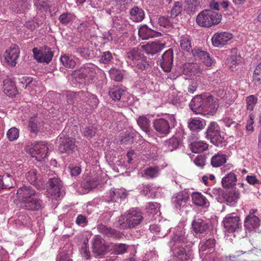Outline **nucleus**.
I'll return each mask as SVG.
<instances>
[{
    "mask_svg": "<svg viewBox=\"0 0 261 261\" xmlns=\"http://www.w3.org/2000/svg\"><path fill=\"white\" fill-rule=\"evenodd\" d=\"M75 16L73 14L68 12L61 14L59 17V20L62 24L66 25L72 21Z\"/></svg>",
    "mask_w": 261,
    "mask_h": 261,
    "instance_id": "c03bdc74",
    "label": "nucleus"
},
{
    "mask_svg": "<svg viewBox=\"0 0 261 261\" xmlns=\"http://www.w3.org/2000/svg\"><path fill=\"white\" fill-rule=\"evenodd\" d=\"M201 71V68L196 63H187L183 65L182 73L186 75L189 76L196 75Z\"/></svg>",
    "mask_w": 261,
    "mask_h": 261,
    "instance_id": "393cba45",
    "label": "nucleus"
},
{
    "mask_svg": "<svg viewBox=\"0 0 261 261\" xmlns=\"http://www.w3.org/2000/svg\"><path fill=\"white\" fill-rule=\"evenodd\" d=\"M19 55V49L16 45H12L9 49L5 53V59L6 62L12 67L16 65V61Z\"/></svg>",
    "mask_w": 261,
    "mask_h": 261,
    "instance_id": "dca6fc26",
    "label": "nucleus"
},
{
    "mask_svg": "<svg viewBox=\"0 0 261 261\" xmlns=\"http://www.w3.org/2000/svg\"><path fill=\"white\" fill-rule=\"evenodd\" d=\"M39 122L35 118H31L29 121V126L31 128V130H38V125Z\"/></svg>",
    "mask_w": 261,
    "mask_h": 261,
    "instance_id": "680f3d73",
    "label": "nucleus"
},
{
    "mask_svg": "<svg viewBox=\"0 0 261 261\" xmlns=\"http://www.w3.org/2000/svg\"><path fill=\"white\" fill-rule=\"evenodd\" d=\"M173 49L170 48L166 50L162 56L160 61V65L163 70L166 72L171 71L173 65Z\"/></svg>",
    "mask_w": 261,
    "mask_h": 261,
    "instance_id": "2eb2a0df",
    "label": "nucleus"
},
{
    "mask_svg": "<svg viewBox=\"0 0 261 261\" xmlns=\"http://www.w3.org/2000/svg\"><path fill=\"white\" fill-rule=\"evenodd\" d=\"M226 162V155L218 153L213 155L211 159V165L214 167H219Z\"/></svg>",
    "mask_w": 261,
    "mask_h": 261,
    "instance_id": "f704fd0d",
    "label": "nucleus"
},
{
    "mask_svg": "<svg viewBox=\"0 0 261 261\" xmlns=\"http://www.w3.org/2000/svg\"><path fill=\"white\" fill-rule=\"evenodd\" d=\"M225 125L230 129H241V125L237 122L232 121L231 119L225 120Z\"/></svg>",
    "mask_w": 261,
    "mask_h": 261,
    "instance_id": "bf43d9fd",
    "label": "nucleus"
},
{
    "mask_svg": "<svg viewBox=\"0 0 261 261\" xmlns=\"http://www.w3.org/2000/svg\"><path fill=\"white\" fill-rule=\"evenodd\" d=\"M240 193L239 190L232 189L224 193L223 197L226 202L231 203L236 202L240 198Z\"/></svg>",
    "mask_w": 261,
    "mask_h": 261,
    "instance_id": "2f4dec72",
    "label": "nucleus"
},
{
    "mask_svg": "<svg viewBox=\"0 0 261 261\" xmlns=\"http://www.w3.org/2000/svg\"><path fill=\"white\" fill-rule=\"evenodd\" d=\"M142 54L139 51L138 48H133L130 51L127 53V58L132 60H135L137 61L138 59H140L139 57H141Z\"/></svg>",
    "mask_w": 261,
    "mask_h": 261,
    "instance_id": "603ef678",
    "label": "nucleus"
},
{
    "mask_svg": "<svg viewBox=\"0 0 261 261\" xmlns=\"http://www.w3.org/2000/svg\"><path fill=\"white\" fill-rule=\"evenodd\" d=\"M159 172L158 166L149 167L144 170V174L148 177L153 178L158 176Z\"/></svg>",
    "mask_w": 261,
    "mask_h": 261,
    "instance_id": "37998d69",
    "label": "nucleus"
},
{
    "mask_svg": "<svg viewBox=\"0 0 261 261\" xmlns=\"http://www.w3.org/2000/svg\"><path fill=\"white\" fill-rule=\"evenodd\" d=\"M208 148V145L201 141L194 142L191 144L190 149L194 153H200Z\"/></svg>",
    "mask_w": 261,
    "mask_h": 261,
    "instance_id": "c9c22d12",
    "label": "nucleus"
},
{
    "mask_svg": "<svg viewBox=\"0 0 261 261\" xmlns=\"http://www.w3.org/2000/svg\"><path fill=\"white\" fill-rule=\"evenodd\" d=\"M126 245L124 244H118L114 245V250L118 254H122L126 252Z\"/></svg>",
    "mask_w": 261,
    "mask_h": 261,
    "instance_id": "13d9d810",
    "label": "nucleus"
},
{
    "mask_svg": "<svg viewBox=\"0 0 261 261\" xmlns=\"http://www.w3.org/2000/svg\"><path fill=\"white\" fill-rule=\"evenodd\" d=\"M111 78L116 82H120L123 79V75L120 70L112 68L110 71Z\"/></svg>",
    "mask_w": 261,
    "mask_h": 261,
    "instance_id": "de8ad7c7",
    "label": "nucleus"
},
{
    "mask_svg": "<svg viewBox=\"0 0 261 261\" xmlns=\"http://www.w3.org/2000/svg\"><path fill=\"white\" fill-rule=\"evenodd\" d=\"M93 251L98 255L102 254L105 252L106 247L100 236H96L93 239Z\"/></svg>",
    "mask_w": 261,
    "mask_h": 261,
    "instance_id": "7c9ffc66",
    "label": "nucleus"
},
{
    "mask_svg": "<svg viewBox=\"0 0 261 261\" xmlns=\"http://www.w3.org/2000/svg\"><path fill=\"white\" fill-rule=\"evenodd\" d=\"M191 52H192L194 57L198 58L202 60L207 66H210L212 65L213 60L210 57L207 52L203 51L199 48H194Z\"/></svg>",
    "mask_w": 261,
    "mask_h": 261,
    "instance_id": "aec40b11",
    "label": "nucleus"
},
{
    "mask_svg": "<svg viewBox=\"0 0 261 261\" xmlns=\"http://www.w3.org/2000/svg\"><path fill=\"white\" fill-rule=\"evenodd\" d=\"M75 222L78 225L84 226L87 225L88 221L86 216L82 215H79L76 217Z\"/></svg>",
    "mask_w": 261,
    "mask_h": 261,
    "instance_id": "052dcab7",
    "label": "nucleus"
},
{
    "mask_svg": "<svg viewBox=\"0 0 261 261\" xmlns=\"http://www.w3.org/2000/svg\"><path fill=\"white\" fill-rule=\"evenodd\" d=\"M249 251H238L234 254L226 257V261H249Z\"/></svg>",
    "mask_w": 261,
    "mask_h": 261,
    "instance_id": "bb28decb",
    "label": "nucleus"
},
{
    "mask_svg": "<svg viewBox=\"0 0 261 261\" xmlns=\"http://www.w3.org/2000/svg\"><path fill=\"white\" fill-rule=\"evenodd\" d=\"M125 93V91L119 88L118 89H113L109 91V95L114 101L120 100L122 95Z\"/></svg>",
    "mask_w": 261,
    "mask_h": 261,
    "instance_id": "a18cd8bd",
    "label": "nucleus"
},
{
    "mask_svg": "<svg viewBox=\"0 0 261 261\" xmlns=\"http://www.w3.org/2000/svg\"><path fill=\"white\" fill-rule=\"evenodd\" d=\"M48 150L46 144L41 142L34 145L29 149V153L33 158H35L38 161H41L47 156Z\"/></svg>",
    "mask_w": 261,
    "mask_h": 261,
    "instance_id": "1a4fd4ad",
    "label": "nucleus"
},
{
    "mask_svg": "<svg viewBox=\"0 0 261 261\" xmlns=\"http://www.w3.org/2000/svg\"><path fill=\"white\" fill-rule=\"evenodd\" d=\"M186 238L182 234V231L174 234L169 242L174 256L181 261H187L193 258L192 250L178 245V244L186 242Z\"/></svg>",
    "mask_w": 261,
    "mask_h": 261,
    "instance_id": "f03ea898",
    "label": "nucleus"
},
{
    "mask_svg": "<svg viewBox=\"0 0 261 261\" xmlns=\"http://www.w3.org/2000/svg\"><path fill=\"white\" fill-rule=\"evenodd\" d=\"M116 191L117 199L119 198L124 199L127 195L126 190L124 189H116Z\"/></svg>",
    "mask_w": 261,
    "mask_h": 261,
    "instance_id": "338daca9",
    "label": "nucleus"
},
{
    "mask_svg": "<svg viewBox=\"0 0 261 261\" xmlns=\"http://www.w3.org/2000/svg\"><path fill=\"white\" fill-rule=\"evenodd\" d=\"M247 109L248 110L252 111L254 107L257 103V98L254 95H250L246 98Z\"/></svg>",
    "mask_w": 261,
    "mask_h": 261,
    "instance_id": "8fccbe9b",
    "label": "nucleus"
},
{
    "mask_svg": "<svg viewBox=\"0 0 261 261\" xmlns=\"http://www.w3.org/2000/svg\"><path fill=\"white\" fill-rule=\"evenodd\" d=\"M189 127L191 130L203 129L202 121L199 119H193L189 123Z\"/></svg>",
    "mask_w": 261,
    "mask_h": 261,
    "instance_id": "49530a36",
    "label": "nucleus"
},
{
    "mask_svg": "<svg viewBox=\"0 0 261 261\" xmlns=\"http://www.w3.org/2000/svg\"><path fill=\"white\" fill-rule=\"evenodd\" d=\"M180 45L181 48L186 53H190L192 50L191 40L188 36H182L180 38Z\"/></svg>",
    "mask_w": 261,
    "mask_h": 261,
    "instance_id": "58836bf2",
    "label": "nucleus"
},
{
    "mask_svg": "<svg viewBox=\"0 0 261 261\" xmlns=\"http://www.w3.org/2000/svg\"><path fill=\"white\" fill-rule=\"evenodd\" d=\"M237 181L236 174L233 172L228 173L222 179V185L224 188H229L234 185Z\"/></svg>",
    "mask_w": 261,
    "mask_h": 261,
    "instance_id": "473e14b6",
    "label": "nucleus"
},
{
    "mask_svg": "<svg viewBox=\"0 0 261 261\" xmlns=\"http://www.w3.org/2000/svg\"><path fill=\"white\" fill-rule=\"evenodd\" d=\"M173 203L177 208L180 209L186 206V203L189 200V197L183 193H178L173 198Z\"/></svg>",
    "mask_w": 261,
    "mask_h": 261,
    "instance_id": "b1692460",
    "label": "nucleus"
},
{
    "mask_svg": "<svg viewBox=\"0 0 261 261\" xmlns=\"http://www.w3.org/2000/svg\"><path fill=\"white\" fill-rule=\"evenodd\" d=\"M60 61L63 66L66 68H72L76 65L75 61L71 57L66 55L61 57Z\"/></svg>",
    "mask_w": 261,
    "mask_h": 261,
    "instance_id": "a19ab883",
    "label": "nucleus"
},
{
    "mask_svg": "<svg viewBox=\"0 0 261 261\" xmlns=\"http://www.w3.org/2000/svg\"><path fill=\"white\" fill-rule=\"evenodd\" d=\"M7 137L10 141L17 139L19 136V132H7Z\"/></svg>",
    "mask_w": 261,
    "mask_h": 261,
    "instance_id": "69168bd1",
    "label": "nucleus"
},
{
    "mask_svg": "<svg viewBox=\"0 0 261 261\" xmlns=\"http://www.w3.org/2000/svg\"><path fill=\"white\" fill-rule=\"evenodd\" d=\"M253 79L255 83H261V64H259L256 67L254 71Z\"/></svg>",
    "mask_w": 261,
    "mask_h": 261,
    "instance_id": "864d4df0",
    "label": "nucleus"
},
{
    "mask_svg": "<svg viewBox=\"0 0 261 261\" xmlns=\"http://www.w3.org/2000/svg\"><path fill=\"white\" fill-rule=\"evenodd\" d=\"M70 174L72 176H76L79 175L81 172V169L80 167L75 166L72 168H70Z\"/></svg>",
    "mask_w": 261,
    "mask_h": 261,
    "instance_id": "774afa93",
    "label": "nucleus"
},
{
    "mask_svg": "<svg viewBox=\"0 0 261 261\" xmlns=\"http://www.w3.org/2000/svg\"><path fill=\"white\" fill-rule=\"evenodd\" d=\"M4 92L10 97L15 96L17 93V90L15 82L10 79H6L4 81Z\"/></svg>",
    "mask_w": 261,
    "mask_h": 261,
    "instance_id": "a878e982",
    "label": "nucleus"
},
{
    "mask_svg": "<svg viewBox=\"0 0 261 261\" xmlns=\"http://www.w3.org/2000/svg\"><path fill=\"white\" fill-rule=\"evenodd\" d=\"M29 182L39 190L45 189V181L36 169H30L25 174Z\"/></svg>",
    "mask_w": 261,
    "mask_h": 261,
    "instance_id": "6e6552de",
    "label": "nucleus"
},
{
    "mask_svg": "<svg viewBox=\"0 0 261 261\" xmlns=\"http://www.w3.org/2000/svg\"><path fill=\"white\" fill-rule=\"evenodd\" d=\"M206 132L204 134L211 142L218 147L226 145L224 132Z\"/></svg>",
    "mask_w": 261,
    "mask_h": 261,
    "instance_id": "4468645a",
    "label": "nucleus"
},
{
    "mask_svg": "<svg viewBox=\"0 0 261 261\" xmlns=\"http://www.w3.org/2000/svg\"><path fill=\"white\" fill-rule=\"evenodd\" d=\"M14 202L20 208L36 211L42 207L43 201L38 198L36 191L31 186H23L17 190Z\"/></svg>",
    "mask_w": 261,
    "mask_h": 261,
    "instance_id": "f257e3e1",
    "label": "nucleus"
},
{
    "mask_svg": "<svg viewBox=\"0 0 261 261\" xmlns=\"http://www.w3.org/2000/svg\"><path fill=\"white\" fill-rule=\"evenodd\" d=\"M138 34L142 40H147L150 38L159 37L162 36L160 32L155 31L148 28L146 25H143L139 29Z\"/></svg>",
    "mask_w": 261,
    "mask_h": 261,
    "instance_id": "6ab92c4d",
    "label": "nucleus"
},
{
    "mask_svg": "<svg viewBox=\"0 0 261 261\" xmlns=\"http://www.w3.org/2000/svg\"><path fill=\"white\" fill-rule=\"evenodd\" d=\"M202 99L204 103V115H213L216 112L218 105L214 101L213 96L211 94H204Z\"/></svg>",
    "mask_w": 261,
    "mask_h": 261,
    "instance_id": "f8f14e48",
    "label": "nucleus"
},
{
    "mask_svg": "<svg viewBox=\"0 0 261 261\" xmlns=\"http://www.w3.org/2000/svg\"><path fill=\"white\" fill-rule=\"evenodd\" d=\"M97 229L100 233L108 237L121 238L122 236V233L120 231H118L114 229H112L110 227H108L107 226L102 224L98 225L97 226Z\"/></svg>",
    "mask_w": 261,
    "mask_h": 261,
    "instance_id": "412c9836",
    "label": "nucleus"
},
{
    "mask_svg": "<svg viewBox=\"0 0 261 261\" xmlns=\"http://www.w3.org/2000/svg\"><path fill=\"white\" fill-rule=\"evenodd\" d=\"M57 261H72L68 254L60 253L57 257Z\"/></svg>",
    "mask_w": 261,
    "mask_h": 261,
    "instance_id": "0e129e2a",
    "label": "nucleus"
},
{
    "mask_svg": "<svg viewBox=\"0 0 261 261\" xmlns=\"http://www.w3.org/2000/svg\"><path fill=\"white\" fill-rule=\"evenodd\" d=\"M165 43H162L159 41H153L141 45L142 50L148 55L153 56L161 51L165 46Z\"/></svg>",
    "mask_w": 261,
    "mask_h": 261,
    "instance_id": "ddd939ff",
    "label": "nucleus"
},
{
    "mask_svg": "<svg viewBox=\"0 0 261 261\" xmlns=\"http://www.w3.org/2000/svg\"><path fill=\"white\" fill-rule=\"evenodd\" d=\"M223 223L225 231L228 233H232L237 231L241 226L240 218L236 216H226Z\"/></svg>",
    "mask_w": 261,
    "mask_h": 261,
    "instance_id": "9b49d317",
    "label": "nucleus"
},
{
    "mask_svg": "<svg viewBox=\"0 0 261 261\" xmlns=\"http://www.w3.org/2000/svg\"><path fill=\"white\" fill-rule=\"evenodd\" d=\"M32 51L34 58L38 63L48 64L54 56L53 52L48 46L45 45L38 49L37 47L33 48Z\"/></svg>",
    "mask_w": 261,
    "mask_h": 261,
    "instance_id": "0eeeda50",
    "label": "nucleus"
},
{
    "mask_svg": "<svg viewBox=\"0 0 261 261\" xmlns=\"http://www.w3.org/2000/svg\"><path fill=\"white\" fill-rule=\"evenodd\" d=\"M76 52L85 59L90 58L89 50L86 48H78L76 49Z\"/></svg>",
    "mask_w": 261,
    "mask_h": 261,
    "instance_id": "e2e57ef3",
    "label": "nucleus"
},
{
    "mask_svg": "<svg viewBox=\"0 0 261 261\" xmlns=\"http://www.w3.org/2000/svg\"><path fill=\"white\" fill-rule=\"evenodd\" d=\"M192 228L196 233H203L208 229V225L203 220L196 219L192 222Z\"/></svg>",
    "mask_w": 261,
    "mask_h": 261,
    "instance_id": "c85d7f7f",
    "label": "nucleus"
},
{
    "mask_svg": "<svg viewBox=\"0 0 261 261\" xmlns=\"http://www.w3.org/2000/svg\"><path fill=\"white\" fill-rule=\"evenodd\" d=\"M155 130H169L170 126L168 122L163 118L155 119L153 122Z\"/></svg>",
    "mask_w": 261,
    "mask_h": 261,
    "instance_id": "e433bc0d",
    "label": "nucleus"
},
{
    "mask_svg": "<svg viewBox=\"0 0 261 261\" xmlns=\"http://www.w3.org/2000/svg\"><path fill=\"white\" fill-rule=\"evenodd\" d=\"M145 18V12L143 9L135 6L129 11V19L134 22H139Z\"/></svg>",
    "mask_w": 261,
    "mask_h": 261,
    "instance_id": "4be33fe9",
    "label": "nucleus"
},
{
    "mask_svg": "<svg viewBox=\"0 0 261 261\" xmlns=\"http://www.w3.org/2000/svg\"><path fill=\"white\" fill-rule=\"evenodd\" d=\"M199 251L202 255L210 253L215 247L216 241L214 238H210L205 242L200 243Z\"/></svg>",
    "mask_w": 261,
    "mask_h": 261,
    "instance_id": "cd10ccee",
    "label": "nucleus"
},
{
    "mask_svg": "<svg viewBox=\"0 0 261 261\" xmlns=\"http://www.w3.org/2000/svg\"><path fill=\"white\" fill-rule=\"evenodd\" d=\"M204 106L202 94L194 96L189 104L190 108L193 112L203 115L204 111Z\"/></svg>",
    "mask_w": 261,
    "mask_h": 261,
    "instance_id": "f3484780",
    "label": "nucleus"
},
{
    "mask_svg": "<svg viewBox=\"0 0 261 261\" xmlns=\"http://www.w3.org/2000/svg\"><path fill=\"white\" fill-rule=\"evenodd\" d=\"M136 62L138 68L144 70L151 66L150 61L149 60H147V58L143 54H142Z\"/></svg>",
    "mask_w": 261,
    "mask_h": 261,
    "instance_id": "4c0bfd02",
    "label": "nucleus"
},
{
    "mask_svg": "<svg viewBox=\"0 0 261 261\" xmlns=\"http://www.w3.org/2000/svg\"><path fill=\"white\" fill-rule=\"evenodd\" d=\"M143 219L142 212L132 208L121 215L118 218V222L121 228L126 229L135 227L140 224Z\"/></svg>",
    "mask_w": 261,
    "mask_h": 261,
    "instance_id": "7ed1b4c3",
    "label": "nucleus"
},
{
    "mask_svg": "<svg viewBox=\"0 0 261 261\" xmlns=\"http://www.w3.org/2000/svg\"><path fill=\"white\" fill-rule=\"evenodd\" d=\"M232 38V35L227 32L216 33L212 39L213 44L215 46L221 47Z\"/></svg>",
    "mask_w": 261,
    "mask_h": 261,
    "instance_id": "a211bd4d",
    "label": "nucleus"
},
{
    "mask_svg": "<svg viewBox=\"0 0 261 261\" xmlns=\"http://www.w3.org/2000/svg\"><path fill=\"white\" fill-rule=\"evenodd\" d=\"M13 176L5 173L3 175L0 176V184L2 186V189H10L13 187Z\"/></svg>",
    "mask_w": 261,
    "mask_h": 261,
    "instance_id": "c756f323",
    "label": "nucleus"
},
{
    "mask_svg": "<svg viewBox=\"0 0 261 261\" xmlns=\"http://www.w3.org/2000/svg\"><path fill=\"white\" fill-rule=\"evenodd\" d=\"M92 25V22L90 20L85 21L81 23L77 27V30L79 32L82 33L85 32L87 30H90V27Z\"/></svg>",
    "mask_w": 261,
    "mask_h": 261,
    "instance_id": "5fc2aeb1",
    "label": "nucleus"
},
{
    "mask_svg": "<svg viewBox=\"0 0 261 261\" xmlns=\"http://www.w3.org/2000/svg\"><path fill=\"white\" fill-rule=\"evenodd\" d=\"M59 140V150L61 153H72L76 149L75 139L61 133L58 136Z\"/></svg>",
    "mask_w": 261,
    "mask_h": 261,
    "instance_id": "423d86ee",
    "label": "nucleus"
},
{
    "mask_svg": "<svg viewBox=\"0 0 261 261\" xmlns=\"http://www.w3.org/2000/svg\"><path fill=\"white\" fill-rule=\"evenodd\" d=\"M194 163L197 166L202 168L205 165V158L204 155H197L194 160Z\"/></svg>",
    "mask_w": 261,
    "mask_h": 261,
    "instance_id": "4d7b16f0",
    "label": "nucleus"
},
{
    "mask_svg": "<svg viewBox=\"0 0 261 261\" xmlns=\"http://www.w3.org/2000/svg\"><path fill=\"white\" fill-rule=\"evenodd\" d=\"M182 10V5L179 2H176L174 4V6L171 10V16L172 18H175L180 13Z\"/></svg>",
    "mask_w": 261,
    "mask_h": 261,
    "instance_id": "09e8293b",
    "label": "nucleus"
},
{
    "mask_svg": "<svg viewBox=\"0 0 261 261\" xmlns=\"http://www.w3.org/2000/svg\"><path fill=\"white\" fill-rule=\"evenodd\" d=\"M112 59V53L110 51H108L102 53L100 61L104 64H108Z\"/></svg>",
    "mask_w": 261,
    "mask_h": 261,
    "instance_id": "6e6d98bb",
    "label": "nucleus"
},
{
    "mask_svg": "<svg viewBox=\"0 0 261 261\" xmlns=\"http://www.w3.org/2000/svg\"><path fill=\"white\" fill-rule=\"evenodd\" d=\"M160 204L157 202H149L146 207L147 212L151 215L156 214L158 211Z\"/></svg>",
    "mask_w": 261,
    "mask_h": 261,
    "instance_id": "3c124183",
    "label": "nucleus"
},
{
    "mask_svg": "<svg viewBox=\"0 0 261 261\" xmlns=\"http://www.w3.org/2000/svg\"><path fill=\"white\" fill-rule=\"evenodd\" d=\"M49 187L47 192V197L52 199L60 197L61 192V181L58 178L54 177L49 180Z\"/></svg>",
    "mask_w": 261,
    "mask_h": 261,
    "instance_id": "9d476101",
    "label": "nucleus"
},
{
    "mask_svg": "<svg viewBox=\"0 0 261 261\" xmlns=\"http://www.w3.org/2000/svg\"><path fill=\"white\" fill-rule=\"evenodd\" d=\"M237 51V49L236 48H232L231 51V55L226 60V64L228 65L232 69L236 68V65L238 63L236 55Z\"/></svg>",
    "mask_w": 261,
    "mask_h": 261,
    "instance_id": "79ce46f5",
    "label": "nucleus"
},
{
    "mask_svg": "<svg viewBox=\"0 0 261 261\" xmlns=\"http://www.w3.org/2000/svg\"><path fill=\"white\" fill-rule=\"evenodd\" d=\"M221 18L220 14L212 10H204L197 15L196 22L199 26L209 28L219 23Z\"/></svg>",
    "mask_w": 261,
    "mask_h": 261,
    "instance_id": "20e7f679",
    "label": "nucleus"
},
{
    "mask_svg": "<svg viewBox=\"0 0 261 261\" xmlns=\"http://www.w3.org/2000/svg\"><path fill=\"white\" fill-rule=\"evenodd\" d=\"M193 203L197 206L208 207L210 202L207 198L200 192H194L191 195Z\"/></svg>",
    "mask_w": 261,
    "mask_h": 261,
    "instance_id": "5701e85b",
    "label": "nucleus"
},
{
    "mask_svg": "<svg viewBox=\"0 0 261 261\" xmlns=\"http://www.w3.org/2000/svg\"><path fill=\"white\" fill-rule=\"evenodd\" d=\"M95 74V69L93 65H84L78 69L74 70L71 74L72 78L79 83H84L92 80Z\"/></svg>",
    "mask_w": 261,
    "mask_h": 261,
    "instance_id": "39448f33",
    "label": "nucleus"
},
{
    "mask_svg": "<svg viewBox=\"0 0 261 261\" xmlns=\"http://www.w3.org/2000/svg\"><path fill=\"white\" fill-rule=\"evenodd\" d=\"M137 121L142 130H149L150 121L146 116H140Z\"/></svg>",
    "mask_w": 261,
    "mask_h": 261,
    "instance_id": "ea45409f",
    "label": "nucleus"
},
{
    "mask_svg": "<svg viewBox=\"0 0 261 261\" xmlns=\"http://www.w3.org/2000/svg\"><path fill=\"white\" fill-rule=\"evenodd\" d=\"M244 224L245 227L255 228L259 225L260 220L254 215H248L245 219Z\"/></svg>",
    "mask_w": 261,
    "mask_h": 261,
    "instance_id": "72a5a7b5",
    "label": "nucleus"
}]
</instances>
